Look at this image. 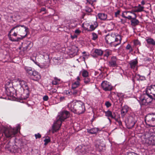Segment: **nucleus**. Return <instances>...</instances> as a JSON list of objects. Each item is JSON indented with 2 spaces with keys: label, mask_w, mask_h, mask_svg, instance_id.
I'll return each instance as SVG.
<instances>
[{
  "label": "nucleus",
  "mask_w": 155,
  "mask_h": 155,
  "mask_svg": "<svg viewBox=\"0 0 155 155\" xmlns=\"http://www.w3.org/2000/svg\"><path fill=\"white\" fill-rule=\"evenodd\" d=\"M16 29L17 31L18 35L20 36V39L21 40L27 35V32L28 31V28L24 25H17L13 27L11 30L10 32L13 31L14 30Z\"/></svg>",
  "instance_id": "obj_6"
},
{
  "label": "nucleus",
  "mask_w": 155,
  "mask_h": 155,
  "mask_svg": "<svg viewBox=\"0 0 155 155\" xmlns=\"http://www.w3.org/2000/svg\"><path fill=\"white\" fill-rule=\"evenodd\" d=\"M144 7L141 6L140 5H139L137 7V8L135 11L136 12H141L143 11Z\"/></svg>",
  "instance_id": "obj_36"
},
{
  "label": "nucleus",
  "mask_w": 155,
  "mask_h": 155,
  "mask_svg": "<svg viewBox=\"0 0 155 155\" xmlns=\"http://www.w3.org/2000/svg\"><path fill=\"white\" fill-rule=\"evenodd\" d=\"M63 121L59 118V117H58V119L57 120L52 126H61L62 122Z\"/></svg>",
  "instance_id": "obj_26"
},
{
  "label": "nucleus",
  "mask_w": 155,
  "mask_h": 155,
  "mask_svg": "<svg viewBox=\"0 0 155 155\" xmlns=\"http://www.w3.org/2000/svg\"><path fill=\"white\" fill-rule=\"evenodd\" d=\"M86 53V52L85 51H84L83 52V54H84Z\"/></svg>",
  "instance_id": "obj_63"
},
{
  "label": "nucleus",
  "mask_w": 155,
  "mask_h": 155,
  "mask_svg": "<svg viewBox=\"0 0 155 155\" xmlns=\"http://www.w3.org/2000/svg\"><path fill=\"white\" fill-rule=\"evenodd\" d=\"M68 107L71 111L78 114L83 113L85 110L84 103L81 101H76L68 104Z\"/></svg>",
  "instance_id": "obj_3"
},
{
  "label": "nucleus",
  "mask_w": 155,
  "mask_h": 155,
  "mask_svg": "<svg viewBox=\"0 0 155 155\" xmlns=\"http://www.w3.org/2000/svg\"><path fill=\"white\" fill-rule=\"evenodd\" d=\"M10 32V31H9V33L8 35V36L9 38V39L12 41H18L21 40L20 37L17 38H16L18 35L17 33V31L16 30V31H14L13 34H11V33L13 31Z\"/></svg>",
  "instance_id": "obj_11"
},
{
  "label": "nucleus",
  "mask_w": 155,
  "mask_h": 155,
  "mask_svg": "<svg viewBox=\"0 0 155 155\" xmlns=\"http://www.w3.org/2000/svg\"><path fill=\"white\" fill-rule=\"evenodd\" d=\"M77 149L79 152L81 153L82 154L85 153L89 150L88 146L79 145L77 148Z\"/></svg>",
  "instance_id": "obj_15"
},
{
  "label": "nucleus",
  "mask_w": 155,
  "mask_h": 155,
  "mask_svg": "<svg viewBox=\"0 0 155 155\" xmlns=\"http://www.w3.org/2000/svg\"><path fill=\"white\" fill-rule=\"evenodd\" d=\"M63 98H64V97H60V99H62Z\"/></svg>",
  "instance_id": "obj_61"
},
{
  "label": "nucleus",
  "mask_w": 155,
  "mask_h": 155,
  "mask_svg": "<svg viewBox=\"0 0 155 155\" xmlns=\"http://www.w3.org/2000/svg\"><path fill=\"white\" fill-rule=\"evenodd\" d=\"M120 11L119 10H117L116 12L115 13V17H117L118 15H119L120 13Z\"/></svg>",
  "instance_id": "obj_52"
},
{
  "label": "nucleus",
  "mask_w": 155,
  "mask_h": 155,
  "mask_svg": "<svg viewBox=\"0 0 155 155\" xmlns=\"http://www.w3.org/2000/svg\"><path fill=\"white\" fill-rule=\"evenodd\" d=\"M50 141L51 140L50 137H47V138L44 140V141L45 142L44 145H47Z\"/></svg>",
  "instance_id": "obj_39"
},
{
  "label": "nucleus",
  "mask_w": 155,
  "mask_h": 155,
  "mask_svg": "<svg viewBox=\"0 0 155 155\" xmlns=\"http://www.w3.org/2000/svg\"><path fill=\"white\" fill-rule=\"evenodd\" d=\"M60 81V79H58L57 77H54V80L52 82V84L54 85H56L59 84V82Z\"/></svg>",
  "instance_id": "obj_31"
},
{
  "label": "nucleus",
  "mask_w": 155,
  "mask_h": 155,
  "mask_svg": "<svg viewBox=\"0 0 155 155\" xmlns=\"http://www.w3.org/2000/svg\"><path fill=\"white\" fill-rule=\"evenodd\" d=\"M43 58L47 61H49V54L48 53H45L43 55Z\"/></svg>",
  "instance_id": "obj_38"
},
{
  "label": "nucleus",
  "mask_w": 155,
  "mask_h": 155,
  "mask_svg": "<svg viewBox=\"0 0 155 155\" xmlns=\"http://www.w3.org/2000/svg\"><path fill=\"white\" fill-rule=\"evenodd\" d=\"M43 99L44 101H47L48 99V97L47 95H45L43 97Z\"/></svg>",
  "instance_id": "obj_49"
},
{
  "label": "nucleus",
  "mask_w": 155,
  "mask_h": 155,
  "mask_svg": "<svg viewBox=\"0 0 155 155\" xmlns=\"http://www.w3.org/2000/svg\"><path fill=\"white\" fill-rule=\"evenodd\" d=\"M134 44L135 45H139V46H140L141 43L137 39L134 40Z\"/></svg>",
  "instance_id": "obj_41"
},
{
  "label": "nucleus",
  "mask_w": 155,
  "mask_h": 155,
  "mask_svg": "<svg viewBox=\"0 0 155 155\" xmlns=\"http://www.w3.org/2000/svg\"><path fill=\"white\" fill-rule=\"evenodd\" d=\"M129 64H130V68H131L134 69L136 66L138 64V61L137 59H136L130 62Z\"/></svg>",
  "instance_id": "obj_24"
},
{
  "label": "nucleus",
  "mask_w": 155,
  "mask_h": 155,
  "mask_svg": "<svg viewBox=\"0 0 155 155\" xmlns=\"http://www.w3.org/2000/svg\"><path fill=\"white\" fill-rule=\"evenodd\" d=\"M154 116L153 113L152 114H149L147 115L145 117V120L147 125L148 126H150L149 124H147V122H151Z\"/></svg>",
  "instance_id": "obj_18"
},
{
  "label": "nucleus",
  "mask_w": 155,
  "mask_h": 155,
  "mask_svg": "<svg viewBox=\"0 0 155 155\" xmlns=\"http://www.w3.org/2000/svg\"><path fill=\"white\" fill-rule=\"evenodd\" d=\"M20 127H15L12 128L11 127H2V129L3 130V132L6 136L7 137L13 136L17 133Z\"/></svg>",
  "instance_id": "obj_7"
},
{
  "label": "nucleus",
  "mask_w": 155,
  "mask_h": 155,
  "mask_svg": "<svg viewBox=\"0 0 155 155\" xmlns=\"http://www.w3.org/2000/svg\"><path fill=\"white\" fill-rule=\"evenodd\" d=\"M118 59L116 56H113L111 57L108 62V65L110 67H116L117 65V61Z\"/></svg>",
  "instance_id": "obj_13"
},
{
  "label": "nucleus",
  "mask_w": 155,
  "mask_h": 155,
  "mask_svg": "<svg viewBox=\"0 0 155 155\" xmlns=\"http://www.w3.org/2000/svg\"><path fill=\"white\" fill-rule=\"evenodd\" d=\"M5 92L8 96L16 97L15 96L17 97H18L16 94L14 93L15 92V91L13 87L12 86H10V87H6L5 88Z\"/></svg>",
  "instance_id": "obj_9"
},
{
  "label": "nucleus",
  "mask_w": 155,
  "mask_h": 155,
  "mask_svg": "<svg viewBox=\"0 0 155 155\" xmlns=\"http://www.w3.org/2000/svg\"><path fill=\"white\" fill-rule=\"evenodd\" d=\"M76 79L77 81H78V82H80L81 81V79L79 76L77 77Z\"/></svg>",
  "instance_id": "obj_56"
},
{
  "label": "nucleus",
  "mask_w": 155,
  "mask_h": 155,
  "mask_svg": "<svg viewBox=\"0 0 155 155\" xmlns=\"http://www.w3.org/2000/svg\"><path fill=\"white\" fill-rule=\"evenodd\" d=\"M46 10V8L44 7H42L41 8V12L45 11Z\"/></svg>",
  "instance_id": "obj_58"
},
{
  "label": "nucleus",
  "mask_w": 155,
  "mask_h": 155,
  "mask_svg": "<svg viewBox=\"0 0 155 155\" xmlns=\"http://www.w3.org/2000/svg\"><path fill=\"white\" fill-rule=\"evenodd\" d=\"M84 29L85 30L87 31H88L90 32L91 31H90V28L88 29V28H86V27H84Z\"/></svg>",
  "instance_id": "obj_57"
},
{
  "label": "nucleus",
  "mask_w": 155,
  "mask_h": 155,
  "mask_svg": "<svg viewBox=\"0 0 155 155\" xmlns=\"http://www.w3.org/2000/svg\"><path fill=\"white\" fill-rule=\"evenodd\" d=\"M111 51L109 50H106L104 51V56L108 58V56L111 54Z\"/></svg>",
  "instance_id": "obj_32"
},
{
  "label": "nucleus",
  "mask_w": 155,
  "mask_h": 155,
  "mask_svg": "<svg viewBox=\"0 0 155 155\" xmlns=\"http://www.w3.org/2000/svg\"><path fill=\"white\" fill-rule=\"evenodd\" d=\"M25 69L26 73L28 74L30 76L33 74L35 71H33L32 68L28 67H25Z\"/></svg>",
  "instance_id": "obj_23"
},
{
  "label": "nucleus",
  "mask_w": 155,
  "mask_h": 155,
  "mask_svg": "<svg viewBox=\"0 0 155 155\" xmlns=\"http://www.w3.org/2000/svg\"><path fill=\"white\" fill-rule=\"evenodd\" d=\"M35 136L36 139L40 138L41 137V135L40 134L38 133L35 134Z\"/></svg>",
  "instance_id": "obj_47"
},
{
  "label": "nucleus",
  "mask_w": 155,
  "mask_h": 155,
  "mask_svg": "<svg viewBox=\"0 0 155 155\" xmlns=\"http://www.w3.org/2000/svg\"><path fill=\"white\" fill-rule=\"evenodd\" d=\"M66 93L68 95H73L72 94V91H71V90L70 91H66Z\"/></svg>",
  "instance_id": "obj_50"
},
{
  "label": "nucleus",
  "mask_w": 155,
  "mask_h": 155,
  "mask_svg": "<svg viewBox=\"0 0 155 155\" xmlns=\"http://www.w3.org/2000/svg\"><path fill=\"white\" fill-rule=\"evenodd\" d=\"M105 40L107 44L111 46L116 47L121 43L122 38L121 36L117 33L112 32L106 36Z\"/></svg>",
  "instance_id": "obj_4"
},
{
  "label": "nucleus",
  "mask_w": 155,
  "mask_h": 155,
  "mask_svg": "<svg viewBox=\"0 0 155 155\" xmlns=\"http://www.w3.org/2000/svg\"><path fill=\"white\" fill-rule=\"evenodd\" d=\"M18 126H20V125L19 124H18Z\"/></svg>",
  "instance_id": "obj_64"
},
{
  "label": "nucleus",
  "mask_w": 155,
  "mask_h": 155,
  "mask_svg": "<svg viewBox=\"0 0 155 155\" xmlns=\"http://www.w3.org/2000/svg\"><path fill=\"white\" fill-rule=\"evenodd\" d=\"M99 70L101 71V73H104L106 72V71L107 70V68H105L101 67V68L99 69Z\"/></svg>",
  "instance_id": "obj_42"
},
{
  "label": "nucleus",
  "mask_w": 155,
  "mask_h": 155,
  "mask_svg": "<svg viewBox=\"0 0 155 155\" xmlns=\"http://www.w3.org/2000/svg\"><path fill=\"white\" fill-rule=\"evenodd\" d=\"M71 90L72 95L74 96H76L78 93V90H77V89H72L71 88Z\"/></svg>",
  "instance_id": "obj_34"
},
{
  "label": "nucleus",
  "mask_w": 155,
  "mask_h": 155,
  "mask_svg": "<svg viewBox=\"0 0 155 155\" xmlns=\"http://www.w3.org/2000/svg\"><path fill=\"white\" fill-rule=\"evenodd\" d=\"M129 109V107L127 105H125L122 107L120 112L121 117L123 119L127 117L125 120L126 125H127L128 124L131 126H134L137 121L133 117L127 116Z\"/></svg>",
  "instance_id": "obj_5"
},
{
  "label": "nucleus",
  "mask_w": 155,
  "mask_h": 155,
  "mask_svg": "<svg viewBox=\"0 0 155 155\" xmlns=\"http://www.w3.org/2000/svg\"><path fill=\"white\" fill-rule=\"evenodd\" d=\"M60 127H52L51 130L53 133L57 132L60 129Z\"/></svg>",
  "instance_id": "obj_37"
},
{
  "label": "nucleus",
  "mask_w": 155,
  "mask_h": 155,
  "mask_svg": "<svg viewBox=\"0 0 155 155\" xmlns=\"http://www.w3.org/2000/svg\"><path fill=\"white\" fill-rule=\"evenodd\" d=\"M151 123H152L153 124H155L153 125H150V126H155V114H154V118L153 119Z\"/></svg>",
  "instance_id": "obj_55"
},
{
  "label": "nucleus",
  "mask_w": 155,
  "mask_h": 155,
  "mask_svg": "<svg viewBox=\"0 0 155 155\" xmlns=\"http://www.w3.org/2000/svg\"><path fill=\"white\" fill-rule=\"evenodd\" d=\"M146 142L149 144H155V135H152L147 139Z\"/></svg>",
  "instance_id": "obj_19"
},
{
  "label": "nucleus",
  "mask_w": 155,
  "mask_h": 155,
  "mask_svg": "<svg viewBox=\"0 0 155 155\" xmlns=\"http://www.w3.org/2000/svg\"><path fill=\"white\" fill-rule=\"evenodd\" d=\"M87 130L88 132L91 134H95L99 131V129L97 127H94Z\"/></svg>",
  "instance_id": "obj_25"
},
{
  "label": "nucleus",
  "mask_w": 155,
  "mask_h": 155,
  "mask_svg": "<svg viewBox=\"0 0 155 155\" xmlns=\"http://www.w3.org/2000/svg\"><path fill=\"white\" fill-rule=\"evenodd\" d=\"M146 41L149 45H155V41L153 38H148L146 39Z\"/></svg>",
  "instance_id": "obj_29"
},
{
  "label": "nucleus",
  "mask_w": 155,
  "mask_h": 155,
  "mask_svg": "<svg viewBox=\"0 0 155 155\" xmlns=\"http://www.w3.org/2000/svg\"><path fill=\"white\" fill-rule=\"evenodd\" d=\"M70 116V112L67 110H63L60 111L58 114V117L59 118L63 120L64 121L65 120L68 118Z\"/></svg>",
  "instance_id": "obj_8"
},
{
  "label": "nucleus",
  "mask_w": 155,
  "mask_h": 155,
  "mask_svg": "<svg viewBox=\"0 0 155 155\" xmlns=\"http://www.w3.org/2000/svg\"><path fill=\"white\" fill-rule=\"evenodd\" d=\"M97 55L98 56H101L103 54V51L100 49H96L94 51Z\"/></svg>",
  "instance_id": "obj_30"
},
{
  "label": "nucleus",
  "mask_w": 155,
  "mask_h": 155,
  "mask_svg": "<svg viewBox=\"0 0 155 155\" xmlns=\"http://www.w3.org/2000/svg\"><path fill=\"white\" fill-rule=\"evenodd\" d=\"M104 112L105 114V116L108 117H110L112 119H115L117 123L120 126L122 125V122L120 119V118L119 119H116L115 116L112 114V113L111 111L108 110L107 111H104Z\"/></svg>",
  "instance_id": "obj_12"
},
{
  "label": "nucleus",
  "mask_w": 155,
  "mask_h": 155,
  "mask_svg": "<svg viewBox=\"0 0 155 155\" xmlns=\"http://www.w3.org/2000/svg\"><path fill=\"white\" fill-rule=\"evenodd\" d=\"M122 16L124 18H127V19H128L129 20H131L132 19V18H132V16H130V15H128L127 16H126L124 15V13H123L122 14Z\"/></svg>",
  "instance_id": "obj_44"
},
{
  "label": "nucleus",
  "mask_w": 155,
  "mask_h": 155,
  "mask_svg": "<svg viewBox=\"0 0 155 155\" xmlns=\"http://www.w3.org/2000/svg\"><path fill=\"white\" fill-rule=\"evenodd\" d=\"M105 104L107 108H109L112 105L111 104L109 101H106L105 102Z\"/></svg>",
  "instance_id": "obj_43"
},
{
  "label": "nucleus",
  "mask_w": 155,
  "mask_h": 155,
  "mask_svg": "<svg viewBox=\"0 0 155 155\" xmlns=\"http://www.w3.org/2000/svg\"><path fill=\"white\" fill-rule=\"evenodd\" d=\"M98 25L97 21H94L90 25V28L91 31L95 30L98 26Z\"/></svg>",
  "instance_id": "obj_22"
},
{
  "label": "nucleus",
  "mask_w": 155,
  "mask_h": 155,
  "mask_svg": "<svg viewBox=\"0 0 155 155\" xmlns=\"http://www.w3.org/2000/svg\"><path fill=\"white\" fill-rule=\"evenodd\" d=\"M71 37L72 39H74L77 37V35L76 34H74L73 35H71Z\"/></svg>",
  "instance_id": "obj_54"
},
{
  "label": "nucleus",
  "mask_w": 155,
  "mask_h": 155,
  "mask_svg": "<svg viewBox=\"0 0 155 155\" xmlns=\"http://www.w3.org/2000/svg\"><path fill=\"white\" fill-rule=\"evenodd\" d=\"M140 103L146 105L149 103H155V85H151L148 87L144 94L140 99Z\"/></svg>",
  "instance_id": "obj_1"
},
{
  "label": "nucleus",
  "mask_w": 155,
  "mask_h": 155,
  "mask_svg": "<svg viewBox=\"0 0 155 155\" xmlns=\"http://www.w3.org/2000/svg\"><path fill=\"white\" fill-rule=\"evenodd\" d=\"M83 80L85 84H89L91 83V79L90 76L84 78Z\"/></svg>",
  "instance_id": "obj_28"
},
{
  "label": "nucleus",
  "mask_w": 155,
  "mask_h": 155,
  "mask_svg": "<svg viewBox=\"0 0 155 155\" xmlns=\"http://www.w3.org/2000/svg\"><path fill=\"white\" fill-rule=\"evenodd\" d=\"M98 18L100 20L105 21L107 18V15L104 13H99L97 15Z\"/></svg>",
  "instance_id": "obj_21"
},
{
  "label": "nucleus",
  "mask_w": 155,
  "mask_h": 155,
  "mask_svg": "<svg viewBox=\"0 0 155 155\" xmlns=\"http://www.w3.org/2000/svg\"><path fill=\"white\" fill-rule=\"evenodd\" d=\"M126 13V15L128 13H130L133 14L134 15V17L130 21L131 25L132 26H136L138 25L139 23V20L136 19L137 15L136 14L133 13L130 11H127L125 12Z\"/></svg>",
  "instance_id": "obj_14"
},
{
  "label": "nucleus",
  "mask_w": 155,
  "mask_h": 155,
  "mask_svg": "<svg viewBox=\"0 0 155 155\" xmlns=\"http://www.w3.org/2000/svg\"><path fill=\"white\" fill-rule=\"evenodd\" d=\"M126 48L127 50H129V51L130 52H132L133 50V49L132 48V47H131V45L129 44H128L127 45L126 47Z\"/></svg>",
  "instance_id": "obj_40"
},
{
  "label": "nucleus",
  "mask_w": 155,
  "mask_h": 155,
  "mask_svg": "<svg viewBox=\"0 0 155 155\" xmlns=\"http://www.w3.org/2000/svg\"><path fill=\"white\" fill-rule=\"evenodd\" d=\"M82 75L84 78L89 76L88 75V72L86 70H84L82 71Z\"/></svg>",
  "instance_id": "obj_35"
},
{
  "label": "nucleus",
  "mask_w": 155,
  "mask_h": 155,
  "mask_svg": "<svg viewBox=\"0 0 155 155\" xmlns=\"http://www.w3.org/2000/svg\"><path fill=\"white\" fill-rule=\"evenodd\" d=\"M41 77L40 74L35 71L31 76V78L34 81H38L41 79Z\"/></svg>",
  "instance_id": "obj_17"
},
{
  "label": "nucleus",
  "mask_w": 155,
  "mask_h": 155,
  "mask_svg": "<svg viewBox=\"0 0 155 155\" xmlns=\"http://www.w3.org/2000/svg\"><path fill=\"white\" fill-rule=\"evenodd\" d=\"M141 4L143 5H144L145 4V2L143 0L141 2Z\"/></svg>",
  "instance_id": "obj_59"
},
{
  "label": "nucleus",
  "mask_w": 155,
  "mask_h": 155,
  "mask_svg": "<svg viewBox=\"0 0 155 155\" xmlns=\"http://www.w3.org/2000/svg\"><path fill=\"white\" fill-rule=\"evenodd\" d=\"M133 127H128V129H131Z\"/></svg>",
  "instance_id": "obj_60"
},
{
  "label": "nucleus",
  "mask_w": 155,
  "mask_h": 155,
  "mask_svg": "<svg viewBox=\"0 0 155 155\" xmlns=\"http://www.w3.org/2000/svg\"><path fill=\"white\" fill-rule=\"evenodd\" d=\"M101 85L103 90L105 91H111L113 89V87L111 84L107 81H103Z\"/></svg>",
  "instance_id": "obj_10"
},
{
  "label": "nucleus",
  "mask_w": 155,
  "mask_h": 155,
  "mask_svg": "<svg viewBox=\"0 0 155 155\" xmlns=\"http://www.w3.org/2000/svg\"><path fill=\"white\" fill-rule=\"evenodd\" d=\"M126 155H138L137 154L133 152H130L127 153V154Z\"/></svg>",
  "instance_id": "obj_48"
},
{
  "label": "nucleus",
  "mask_w": 155,
  "mask_h": 155,
  "mask_svg": "<svg viewBox=\"0 0 155 155\" xmlns=\"http://www.w3.org/2000/svg\"><path fill=\"white\" fill-rule=\"evenodd\" d=\"M10 86H12V84L11 83L10 81H7L5 85V88H6V87H10Z\"/></svg>",
  "instance_id": "obj_45"
},
{
  "label": "nucleus",
  "mask_w": 155,
  "mask_h": 155,
  "mask_svg": "<svg viewBox=\"0 0 155 155\" xmlns=\"http://www.w3.org/2000/svg\"><path fill=\"white\" fill-rule=\"evenodd\" d=\"M74 32L77 35H79L81 32V31L79 29H77L75 30Z\"/></svg>",
  "instance_id": "obj_51"
},
{
  "label": "nucleus",
  "mask_w": 155,
  "mask_h": 155,
  "mask_svg": "<svg viewBox=\"0 0 155 155\" xmlns=\"http://www.w3.org/2000/svg\"><path fill=\"white\" fill-rule=\"evenodd\" d=\"M87 3L91 4L92 6H93V2L91 0H87Z\"/></svg>",
  "instance_id": "obj_53"
},
{
  "label": "nucleus",
  "mask_w": 155,
  "mask_h": 155,
  "mask_svg": "<svg viewBox=\"0 0 155 155\" xmlns=\"http://www.w3.org/2000/svg\"><path fill=\"white\" fill-rule=\"evenodd\" d=\"M92 39L94 41H96L97 40L98 36L97 34L95 32H93L92 33Z\"/></svg>",
  "instance_id": "obj_33"
},
{
  "label": "nucleus",
  "mask_w": 155,
  "mask_h": 155,
  "mask_svg": "<svg viewBox=\"0 0 155 155\" xmlns=\"http://www.w3.org/2000/svg\"><path fill=\"white\" fill-rule=\"evenodd\" d=\"M33 44L31 41H28L23 44L22 46L25 50L30 49L33 46Z\"/></svg>",
  "instance_id": "obj_20"
},
{
  "label": "nucleus",
  "mask_w": 155,
  "mask_h": 155,
  "mask_svg": "<svg viewBox=\"0 0 155 155\" xmlns=\"http://www.w3.org/2000/svg\"><path fill=\"white\" fill-rule=\"evenodd\" d=\"M17 84L16 86L17 90L21 93L20 99L26 100L28 97L30 89L28 83L25 81L19 78L16 79Z\"/></svg>",
  "instance_id": "obj_2"
},
{
  "label": "nucleus",
  "mask_w": 155,
  "mask_h": 155,
  "mask_svg": "<svg viewBox=\"0 0 155 155\" xmlns=\"http://www.w3.org/2000/svg\"><path fill=\"white\" fill-rule=\"evenodd\" d=\"M94 145L97 150L99 152L103 150L104 147V145L100 142V140H97L94 142Z\"/></svg>",
  "instance_id": "obj_16"
},
{
  "label": "nucleus",
  "mask_w": 155,
  "mask_h": 155,
  "mask_svg": "<svg viewBox=\"0 0 155 155\" xmlns=\"http://www.w3.org/2000/svg\"><path fill=\"white\" fill-rule=\"evenodd\" d=\"M150 73H151V72L150 71V72H149V74H148V75H149L150 74Z\"/></svg>",
  "instance_id": "obj_62"
},
{
  "label": "nucleus",
  "mask_w": 155,
  "mask_h": 155,
  "mask_svg": "<svg viewBox=\"0 0 155 155\" xmlns=\"http://www.w3.org/2000/svg\"><path fill=\"white\" fill-rule=\"evenodd\" d=\"M80 82L75 81L72 84L71 88L72 89H77L80 86Z\"/></svg>",
  "instance_id": "obj_27"
},
{
  "label": "nucleus",
  "mask_w": 155,
  "mask_h": 155,
  "mask_svg": "<svg viewBox=\"0 0 155 155\" xmlns=\"http://www.w3.org/2000/svg\"><path fill=\"white\" fill-rule=\"evenodd\" d=\"M85 10L87 12L89 13H90L92 11V9L88 7H86Z\"/></svg>",
  "instance_id": "obj_46"
}]
</instances>
